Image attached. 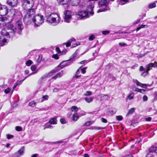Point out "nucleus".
Wrapping results in <instances>:
<instances>
[{
  "label": "nucleus",
  "mask_w": 157,
  "mask_h": 157,
  "mask_svg": "<svg viewBox=\"0 0 157 157\" xmlns=\"http://www.w3.org/2000/svg\"><path fill=\"white\" fill-rule=\"evenodd\" d=\"M134 96V94L133 93H132L130 94L128 97V98L130 100L132 99L133 98Z\"/></svg>",
  "instance_id": "obj_43"
},
{
  "label": "nucleus",
  "mask_w": 157,
  "mask_h": 157,
  "mask_svg": "<svg viewBox=\"0 0 157 157\" xmlns=\"http://www.w3.org/2000/svg\"><path fill=\"white\" fill-rule=\"evenodd\" d=\"M81 70V67H79L76 72V75L79 74L80 73V71Z\"/></svg>",
  "instance_id": "obj_63"
},
{
  "label": "nucleus",
  "mask_w": 157,
  "mask_h": 157,
  "mask_svg": "<svg viewBox=\"0 0 157 157\" xmlns=\"http://www.w3.org/2000/svg\"><path fill=\"white\" fill-rule=\"evenodd\" d=\"M93 122L92 121H88L85 123L83 125V126H89L90 125L92 124Z\"/></svg>",
  "instance_id": "obj_33"
},
{
  "label": "nucleus",
  "mask_w": 157,
  "mask_h": 157,
  "mask_svg": "<svg viewBox=\"0 0 157 157\" xmlns=\"http://www.w3.org/2000/svg\"><path fill=\"white\" fill-rule=\"evenodd\" d=\"M15 129L16 131H21L22 130V128L21 127L17 126L15 127Z\"/></svg>",
  "instance_id": "obj_46"
},
{
  "label": "nucleus",
  "mask_w": 157,
  "mask_h": 157,
  "mask_svg": "<svg viewBox=\"0 0 157 157\" xmlns=\"http://www.w3.org/2000/svg\"><path fill=\"white\" fill-rule=\"evenodd\" d=\"M60 121L61 123H62V124H65V123H66V120L64 119H63V118H62V119H61L60 120Z\"/></svg>",
  "instance_id": "obj_52"
},
{
  "label": "nucleus",
  "mask_w": 157,
  "mask_h": 157,
  "mask_svg": "<svg viewBox=\"0 0 157 157\" xmlns=\"http://www.w3.org/2000/svg\"><path fill=\"white\" fill-rule=\"evenodd\" d=\"M67 47H69L71 45V43L68 41L65 44Z\"/></svg>",
  "instance_id": "obj_61"
},
{
  "label": "nucleus",
  "mask_w": 157,
  "mask_h": 157,
  "mask_svg": "<svg viewBox=\"0 0 157 157\" xmlns=\"http://www.w3.org/2000/svg\"><path fill=\"white\" fill-rule=\"evenodd\" d=\"M63 74V70H62L60 72H59L57 74H56L57 75V76L58 78L61 77Z\"/></svg>",
  "instance_id": "obj_41"
},
{
  "label": "nucleus",
  "mask_w": 157,
  "mask_h": 157,
  "mask_svg": "<svg viewBox=\"0 0 157 157\" xmlns=\"http://www.w3.org/2000/svg\"><path fill=\"white\" fill-rule=\"evenodd\" d=\"M10 88L9 87H8L5 90L4 92L6 94H7L10 92Z\"/></svg>",
  "instance_id": "obj_47"
},
{
  "label": "nucleus",
  "mask_w": 157,
  "mask_h": 157,
  "mask_svg": "<svg viewBox=\"0 0 157 157\" xmlns=\"http://www.w3.org/2000/svg\"><path fill=\"white\" fill-rule=\"evenodd\" d=\"M33 63V62L30 60H27L25 63L26 65L28 66H29Z\"/></svg>",
  "instance_id": "obj_38"
},
{
  "label": "nucleus",
  "mask_w": 157,
  "mask_h": 157,
  "mask_svg": "<svg viewBox=\"0 0 157 157\" xmlns=\"http://www.w3.org/2000/svg\"><path fill=\"white\" fill-rule=\"evenodd\" d=\"M8 12L7 6L0 4V15L2 16H5Z\"/></svg>",
  "instance_id": "obj_9"
},
{
  "label": "nucleus",
  "mask_w": 157,
  "mask_h": 157,
  "mask_svg": "<svg viewBox=\"0 0 157 157\" xmlns=\"http://www.w3.org/2000/svg\"><path fill=\"white\" fill-rule=\"evenodd\" d=\"M33 21L37 27L41 25L44 22V17L41 15L35 16L33 18Z\"/></svg>",
  "instance_id": "obj_3"
},
{
  "label": "nucleus",
  "mask_w": 157,
  "mask_h": 157,
  "mask_svg": "<svg viewBox=\"0 0 157 157\" xmlns=\"http://www.w3.org/2000/svg\"><path fill=\"white\" fill-rule=\"evenodd\" d=\"M80 0H70V3L72 6H77L79 3Z\"/></svg>",
  "instance_id": "obj_15"
},
{
  "label": "nucleus",
  "mask_w": 157,
  "mask_h": 157,
  "mask_svg": "<svg viewBox=\"0 0 157 157\" xmlns=\"http://www.w3.org/2000/svg\"><path fill=\"white\" fill-rule=\"evenodd\" d=\"M8 27L10 29V31L8 32L6 31L5 29H3L2 30V35L0 36V44L1 46H4L6 44L7 42L6 38H9V33H10L14 34L16 30V28L14 27L13 25L10 24L8 25Z\"/></svg>",
  "instance_id": "obj_1"
},
{
  "label": "nucleus",
  "mask_w": 157,
  "mask_h": 157,
  "mask_svg": "<svg viewBox=\"0 0 157 157\" xmlns=\"http://www.w3.org/2000/svg\"><path fill=\"white\" fill-rule=\"evenodd\" d=\"M120 1V4L124 5L128 2V0H119Z\"/></svg>",
  "instance_id": "obj_36"
},
{
  "label": "nucleus",
  "mask_w": 157,
  "mask_h": 157,
  "mask_svg": "<svg viewBox=\"0 0 157 157\" xmlns=\"http://www.w3.org/2000/svg\"><path fill=\"white\" fill-rule=\"evenodd\" d=\"M80 44L78 42L77 43L75 44H73L72 45V47H76L77 46L80 45Z\"/></svg>",
  "instance_id": "obj_60"
},
{
  "label": "nucleus",
  "mask_w": 157,
  "mask_h": 157,
  "mask_svg": "<svg viewBox=\"0 0 157 157\" xmlns=\"http://www.w3.org/2000/svg\"><path fill=\"white\" fill-rule=\"evenodd\" d=\"M12 8V9L10 10V11L9 13H10L11 17H13L15 15L16 11L15 9H13V7Z\"/></svg>",
  "instance_id": "obj_23"
},
{
  "label": "nucleus",
  "mask_w": 157,
  "mask_h": 157,
  "mask_svg": "<svg viewBox=\"0 0 157 157\" xmlns=\"http://www.w3.org/2000/svg\"><path fill=\"white\" fill-rule=\"evenodd\" d=\"M152 67H153V63H150L147 65L146 66L147 71L144 72L143 74L144 73L147 74L148 73V71L151 69Z\"/></svg>",
  "instance_id": "obj_18"
},
{
  "label": "nucleus",
  "mask_w": 157,
  "mask_h": 157,
  "mask_svg": "<svg viewBox=\"0 0 157 157\" xmlns=\"http://www.w3.org/2000/svg\"><path fill=\"white\" fill-rule=\"evenodd\" d=\"M86 67H84L81 69V71L83 74H85L86 72Z\"/></svg>",
  "instance_id": "obj_58"
},
{
  "label": "nucleus",
  "mask_w": 157,
  "mask_h": 157,
  "mask_svg": "<svg viewBox=\"0 0 157 157\" xmlns=\"http://www.w3.org/2000/svg\"><path fill=\"white\" fill-rule=\"evenodd\" d=\"M116 112V109H111L108 111V114L109 115H112L114 114Z\"/></svg>",
  "instance_id": "obj_25"
},
{
  "label": "nucleus",
  "mask_w": 157,
  "mask_h": 157,
  "mask_svg": "<svg viewBox=\"0 0 157 157\" xmlns=\"http://www.w3.org/2000/svg\"><path fill=\"white\" fill-rule=\"evenodd\" d=\"M135 108H132L129 109L126 115V116H128L129 115L132 114L134 112Z\"/></svg>",
  "instance_id": "obj_28"
},
{
  "label": "nucleus",
  "mask_w": 157,
  "mask_h": 157,
  "mask_svg": "<svg viewBox=\"0 0 157 157\" xmlns=\"http://www.w3.org/2000/svg\"><path fill=\"white\" fill-rule=\"evenodd\" d=\"M60 18L59 16L57 14L52 13L47 17V21L54 25H57L60 22Z\"/></svg>",
  "instance_id": "obj_2"
},
{
  "label": "nucleus",
  "mask_w": 157,
  "mask_h": 157,
  "mask_svg": "<svg viewBox=\"0 0 157 157\" xmlns=\"http://www.w3.org/2000/svg\"><path fill=\"white\" fill-rule=\"evenodd\" d=\"M48 98V96L47 95L43 96L42 97V99L41 100V102H43L44 100H47Z\"/></svg>",
  "instance_id": "obj_40"
},
{
  "label": "nucleus",
  "mask_w": 157,
  "mask_h": 157,
  "mask_svg": "<svg viewBox=\"0 0 157 157\" xmlns=\"http://www.w3.org/2000/svg\"><path fill=\"white\" fill-rule=\"evenodd\" d=\"M102 121L104 123H106L107 122V121L106 119L103 118H101V119Z\"/></svg>",
  "instance_id": "obj_56"
},
{
  "label": "nucleus",
  "mask_w": 157,
  "mask_h": 157,
  "mask_svg": "<svg viewBox=\"0 0 157 157\" xmlns=\"http://www.w3.org/2000/svg\"><path fill=\"white\" fill-rule=\"evenodd\" d=\"M7 138L10 140L11 138H12L13 137V136L10 134H7L6 135Z\"/></svg>",
  "instance_id": "obj_50"
},
{
  "label": "nucleus",
  "mask_w": 157,
  "mask_h": 157,
  "mask_svg": "<svg viewBox=\"0 0 157 157\" xmlns=\"http://www.w3.org/2000/svg\"><path fill=\"white\" fill-rule=\"evenodd\" d=\"M94 7V6L92 5H89L88 7V10H89V9L90 10L91 12L90 13V14L91 15H93L94 14V12L92 11Z\"/></svg>",
  "instance_id": "obj_29"
},
{
  "label": "nucleus",
  "mask_w": 157,
  "mask_h": 157,
  "mask_svg": "<svg viewBox=\"0 0 157 157\" xmlns=\"http://www.w3.org/2000/svg\"><path fill=\"white\" fill-rule=\"evenodd\" d=\"M71 63V62H70L69 60L63 61L55 69L58 70V71L60 69H62L65 67L70 65Z\"/></svg>",
  "instance_id": "obj_8"
},
{
  "label": "nucleus",
  "mask_w": 157,
  "mask_h": 157,
  "mask_svg": "<svg viewBox=\"0 0 157 157\" xmlns=\"http://www.w3.org/2000/svg\"><path fill=\"white\" fill-rule=\"evenodd\" d=\"M102 32L103 35H107L109 33V31L108 30L103 31Z\"/></svg>",
  "instance_id": "obj_51"
},
{
  "label": "nucleus",
  "mask_w": 157,
  "mask_h": 157,
  "mask_svg": "<svg viewBox=\"0 0 157 157\" xmlns=\"http://www.w3.org/2000/svg\"><path fill=\"white\" fill-rule=\"evenodd\" d=\"M91 94L92 92L91 91H87L84 94V95L85 96H89L91 95Z\"/></svg>",
  "instance_id": "obj_44"
},
{
  "label": "nucleus",
  "mask_w": 157,
  "mask_h": 157,
  "mask_svg": "<svg viewBox=\"0 0 157 157\" xmlns=\"http://www.w3.org/2000/svg\"><path fill=\"white\" fill-rule=\"evenodd\" d=\"M56 50L58 53H61V52L59 48L57 47L56 49Z\"/></svg>",
  "instance_id": "obj_59"
},
{
  "label": "nucleus",
  "mask_w": 157,
  "mask_h": 157,
  "mask_svg": "<svg viewBox=\"0 0 157 157\" xmlns=\"http://www.w3.org/2000/svg\"><path fill=\"white\" fill-rule=\"evenodd\" d=\"M95 38V36L94 35H91L89 37V40H93Z\"/></svg>",
  "instance_id": "obj_53"
},
{
  "label": "nucleus",
  "mask_w": 157,
  "mask_h": 157,
  "mask_svg": "<svg viewBox=\"0 0 157 157\" xmlns=\"http://www.w3.org/2000/svg\"><path fill=\"white\" fill-rule=\"evenodd\" d=\"M143 99L144 101H146L147 100L148 98L146 95H144L143 97Z\"/></svg>",
  "instance_id": "obj_55"
},
{
  "label": "nucleus",
  "mask_w": 157,
  "mask_h": 157,
  "mask_svg": "<svg viewBox=\"0 0 157 157\" xmlns=\"http://www.w3.org/2000/svg\"><path fill=\"white\" fill-rule=\"evenodd\" d=\"M110 9L109 7H105L104 9H100L98 10L97 11V13H100L101 12L106 11L108 10H110Z\"/></svg>",
  "instance_id": "obj_24"
},
{
  "label": "nucleus",
  "mask_w": 157,
  "mask_h": 157,
  "mask_svg": "<svg viewBox=\"0 0 157 157\" xmlns=\"http://www.w3.org/2000/svg\"><path fill=\"white\" fill-rule=\"evenodd\" d=\"M60 90V89L59 88H54L53 90V92H57L59 91Z\"/></svg>",
  "instance_id": "obj_57"
},
{
  "label": "nucleus",
  "mask_w": 157,
  "mask_h": 157,
  "mask_svg": "<svg viewBox=\"0 0 157 157\" xmlns=\"http://www.w3.org/2000/svg\"><path fill=\"white\" fill-rule=\"evenodd\" d=\"M22 7L25 10H30L33 6L34 2L33 0H25L22 2Z\"/></svg>",
  "instance_id": "obj_5"
},
{
  "label": "nucleus",
  "mask_w": 157,
  "mask_h": 157,
  "mask_svg": "<svg viewBox=\"0 0 157 157\" xmlns=\"http://www.w3.org/2000/svg\"><path fill=\"white\" fill-rule=\"evenodd\" d=\"M52 58L55 59H59V57L58 55L57 54H54L52 56Z\"/></svg>",
  "instance_id": "obj_54"
},
{
  "label": "nucleus",
  "mask_w": 157,
  "mask_h": 157,
  "mask_svg": "<svg viewBox=\"0 0 157 157\" xmlns=\"http://www.w3.org/2000/svg\"><path fill=\"white\" fill-rule=\"evenodd\" d=\"M85 100L87 102L90 103L94 99V97H90L89 98L86 97L85 98Z\"/></svg>",
  "instance_id": "obj_27"
},
{
  "label": "nucleus",
  "mask_w": 157,
  "mask_h": 157,
  "mask_svg": "<svg viewBox=\"0 0 157 157\" xmlns=\"http://www.w3.org/2000/svg\"><path fill=\"white\" fill-rule=\"evenodd\" d=\"M42 58V55H40L38 58L36 60L37 63L39 64L41 62Z\"/></svg>",
  "instance_id": "obj_34"
},
{
  "label": "nucleus",
  "mask_w": 157,
  "mask_h": 157,
  "mask_svg": "<svg viewBox=\"0 0 157 157\" xmlns=\"http://www.w3.org/2000/svg\"><path fill=\"white\" fill-rule=\"evenodd\" d=\"M78 108L76 106H72L71 108V110L72 111L76 112L78 110Z\"/></svg>",
  "instance_id": "obj_35"
},
{
  "label": "nucleus",
  "mask_w": 157,
  "mask_h": 157,
  "mask_svg": "<svg viewBox=\"0 0 157 157\" xmlns=\"http://www.w3.org/2000/svg\"><path fill=\"white\" fill-rule=\"evenodd\" d=\"M27 77H25V78L23 79L22 80H18L17 81V82H16V83L17 85H19L21 84L23 81H24Z\"/></svg>",
  "instance_id": "obj_39"
},
{
  "label": "nucleus",
  "mask_w": 157,
  "mask_h": 157,
  "mask_svg": "<svg viewBox=\"0 0 157 157\" xmlns=\"http://www.w3.org/2000/svg\"><path fill=\"white\" fill-rule=\"evenodd\" d=\"M140 19H138L134 22V24H138L140 21Z\"/></svg>",
  "instance_id": "obj_62"
},
{
  "label": "nucleus",
  "mask_w": 157,
  "mask_h": 157,
  "mask_svg": "<svg viewBox=\"0 0 157 157\" xmlns=\"http://www.w3.org/2000/svg\"><path fill=\"white\" fill-rule=\"evenodd\" d=\"M8 18L5 17H0V25H5L6 23L5 21H7Z\"/></svg>",
  "instance_id": "obj_17"
},
{
  "label": "nucleus",
  "mask_w": 157,
  "mask_h": 157,
  "mask_svg": "<svg viewBox=\"0 0 157 157\" xmlns=\"http://www.w3.org/2000/svg\"><path fill=\"white\" fill-rule=\"evenodd\" d=\"M28 11L24 16V20L27 19H29L30 17H34V14L35 13V10L34 9H30V10H28Z\"/></svg>",
  "instance_id": "obj_7"
},
{
  "label": "nucleus",
  "mask_w": 157,
  "mask_h": 157,
  "mask_svg": "<svg viewBox=\"0 0 157 157\" xmlns=\"http://www.w3.org/2000/svg\"><path fill=\"white\" fill-rule=\"evenodd\" d=\"M37 67L35 65H33L31 66V69L32 71H34L36 69Z\"/></svg>",
  "instance_id": "obj_48"
},
{
  "label": "nucleus",
  "mask_w": 157,
  "mask_h": 157,
  "mask_svg": "<svg viewBox=\"0 0 157 157\" xmlns=\"http://www.w3.org/2000/svg\"><path fill=\"white\" fill-rule=\"evenodd\" d=\"M24 147H22L21 149L19 150L17 152L13 154L11 157H20L21 155H23L24 153Z\"/></svg>",
  "instance_id": "obj_12"
},
{
  "label": "nucleus",
  "mask_w": 157,
  "mask_h": 157,
  "mask_svg": "<svg viewBox=\"0 0 157 157\" xmlns=\"http://www.w3.org/2000/svg\"><path fill=\"white\" fill-rule=\"evenodd\" d=\"M50 123H47L45 126V127L44 128V129H45L46 128H53V127L52 125H51L50 124Z\"/></svg>",
  "instance_id": "obj_32"
},
{
  "label": "nucleus",
  "mask_w": 157,
  "mask_h": 157,
  "mask_svg": "<svg viewBox=\"0 0 157 157\" xmlns=\"http://www.w3.org/2000/svg\"><path fill=\"white\" fill-rule=\"evenodd\" d=\"M78 52V50H77L70 57L69 59L70 62L72 63V62L74 60L75 57Z\"/></svg>",
  "instance_id": "obj_16"
},
{
  "label": "nucleus",
  "mask_w": 157,
  "mask_h": 157,
  "mask_svg": "<svg viewBox=\"0 0 157 157\" xmlns=\"http://www.w3.org/2000/svg\"><path fill=\"white\" fill-rule=\"evenodd\" d=\"M78 118V113H76L73 114V116L72 119L74 121H76Z\"/></svg>",
  "instance_id": "obj_30"
},
{
  "label": "nucleus",
  "mask_w": 157,
  "mask_h": 157,
  "mask_svg": "<svg viewBox=\"0 0 157 157\" xmlns=\"http://www.w3.org/2000/svg\"><path fill=\"white\" fill-rule=\"evenodd\" d=\"M49 122L51 124H57V120L56 118H52L49 121Z\"/></svg>",
  "instance_id": "obj_26"
},
{
  "label": "nucleus",
  "mask_w": 157,
  "mask_h": 157,
  "mask_svg": "<svg viewBox=\"0 0 157 157\" xmlns=\"http://www.w3.org/2000/svg\"><path fill=\"white\" fill-rule=\"evenodd\" d=\"M117 120L119 121H121L123 119V117L121 116H118L116 117Z\"/></svg>",
  "instance_id": "obj_45"
},
{
  "label": "nucleus",
  "mask_w": 157,
  "mask_h": 157,
  "mask_svg": "<svg viewBox=\"0 0 157 157\" xmlns=\"http://www.w3.org/2000/svg\"><path fill=\"white\" fill-rule=\"evenodd\" d=\"M110 1H113L114 0H100L98 2V5L99 7L102 6H105V7H108V6Z\"/></svg>",
  "instance_id": "obj_11"
},
{
  "label": "nucleus",
  "mask_w": 157,
  "mask_h": 157,
  "mask_svg": "<svg viewBox=\"0 0 157 157\" xmlns=\"http://www.w3.org/2000/svg\"><path fill=\"white\" fill-rule=\"evenodd\" d=\"M153 67H157V62L155 61L154 63H153Z\"/></svg>",
  "instance_id": "obj_64"
},
{
  "label": "nucleus",
  "mask_w": 157,
  "mask_h": 157,
  "mask_svg": "<svg viewBox=\"0 0 157 157\" xmlns=\"http://www.w3.org/2000/svg\"><path fill=\"white\" fill-rule=\"evenodd\" d=\"M150 151H153L154 153L157 154V146L154 145L151 146L150 148Z\"/></svg>",
  "instance_id": "obj_19"
},
{
  "label": "nucleus",
  "mask_w": 157,
  "mask_h": 157,
  "mask_svg": "<svg viewBox=\"0 0 157 157\" xmlns=\"http://www.w3.org/2000/svg\"><path fill=\"white\" fill-rule=\"evenodd\" d=\"M64 19L65 21L67 23H69L71 18V11L67 10L64 13Z\"/></svg>",
  "instance_id": "obj_10"
},
{
  "label": "nucleus",
  "mask_w": 157,
  "mask_h": 157,
  "mask_svg": "<svg viewBox=\"0 0 157 157\" xmlns=\"http://www.w3.org/2000/svg\"><path fill=\"white\" fill-rule=\"evenodd\" d=\"M58 2L62 5L67 4L69 0H57Z\"/></svg>",
  "instance_id": "obj_20"
},
{
  "label": "nucleus",
  "mask_w": 157,
  "mask_h": 157,
  "mask_svg": "<svg viewBox=\"0 0 157 157\" xmlns=\"http://www.w3.org/2000/svg\"><path fill=\"white\" fill-rule=\"evenodd\" d=\"M58 71V70L54 69L48 73H46L41 76V77L39 79L38 81V83L39 84H41L46 78H49Z\"/></svg>",
  "instance_id": "obj_4"
},
{
  "label": "nucleus",
  "mask_w": 157,
  "mask_h": 157,
  "mask_svg": "<svg viewBox=\"0 0 157 157\" xmlns=\"http://www.w3.org/2000/svg\"><path fill=\"white\" fill-rule=\"evenodd\" d=\"M36 103L34 101H32L30 102L29 104V105L30 106L34 107L36 105Z\"/></svg>",
  "instance_id": "obj_31"
},
{
  "label": "nucleus",
  "mask_w": 157,
  "mask_h": 157,
  "mask_svg": "<svg viewBox=\"0 0 157 157\" xmlns=\"http://www.w3.org/2000/svg\"><path fill=\"white\" fill-rule=\"evenodd\" d=\"M16 25L18 30L20 31L19 33L20 34L21 31L24 28L22 22L20 21H17L16 23Z\"/></svg>",
  "instance_id": "obj_14"
},
{
  "label": "nucleus",
  "mask_w": 157,
  "mask_h": 157,
  "mask_svg": "<svg viewBox=\"0 0 157 157\" xmlns=\"http://www.w3.org/2000/svg\"><path fill=\"white\" fill-rule=\"evenodd\" d=\"M146 26V25H141L140 26L138 27L137 28L136 30L137 31H138L139 30H140V29H141L142 28H144Z\"/></svg>",
  "instance_id": "obj_42"
},
{
  "label": "nucleus",
  "mask_w": 157,
  "mask_h": 157,
  "mask_svg": "<svg viewBox=\"0 0 157 157\" xmlns=\"http://www.w3.org/2000/svg\"><path fill=\"white\" fill-rule=\"evenodd\" d=\"M156 6V4L155 3H153L149 5V7L150 8H152Z\"/></svg>",
  "instance_id": "obj_49"
},
{
  "label": "nucleus",
  "mask_w": 157,
  "mask_h": 157,
  "mask_svg": "<svg viewBox=\"0 0 157 157\" xmlns=\"http://www.w3.org/2000/svg\"><path fill=\"white\" fill-rule=\"evenodd\" d=\"M6 3L11 7H13L17 3V0H6Z\"/></svg>",
  "instance_id": "obj_13"
},
{
  "label": "nucleus",
  "mask_w": 157,
  "mask_h": 157,
  "mask_svg": "<svg viewBox=\"0 0 157 157\" xmlns=\"http://www.w3.org/2000/svg\"><path fill=\"white\" fill-rule=\"evenodd\" d=\"M155 155V153L153 151H150V148L148 149V152L147 153L146 157H153Z\"/></svg>",
  "instance_id": "obj_22"
},
{
  "label": "nucleus",
  "mask_w": 157,
  "mask_h": 157,
  "mask_svg": "<svg viewBox=\"0 0 157 157\" xmlns=\"http://www.w3.org/2000/svg\"><path fill=\"white\" fill-rule=\"evenodd\" d=\"M76 15L77 18L80 19H85L89 17L88 12L84 11H78L76 13Z\"/></svg>",
  "instance_id": "obj_6"
},
{
  "label": "nucleus",
  "mask_w": 157,
  "mask_h": 157,
  "mask_svg": "<svg viewBox=\"0 0 157 157\" xmlns=\"http://www.w3.org/2000/svg\"><path fill=\"white\" fill-rule=\"evenodd\" d=\"M135 82L138 86H140L143 88H145L146 87V86L147 85V84H142L137 80Z\"/></svg>",
  "instance_id": "obj_21"
},
{
  "label": "nucleus",
  "mask_w": 157,
  "mask_h": 157,
  "mask_svg": "<svg viewBox=\"0 0 157 157\" xmlns=\"http://www.w3.org/2000/svg\"><path fill=\"white\" fill-rule=\"evenodd\" d=\"M135 91L139 92L142 94H144L145 92V90L144 89H140L138 88H136V90Z\"/></svg>",
  "instance_id": "obj_37"
}]
</instances>
